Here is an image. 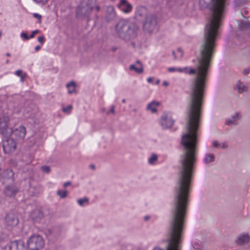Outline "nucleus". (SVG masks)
I'll list each match as a JSON object with an SVG mask.
<instances>
[{
	"mask_svg": "<svg viewBox=\"0 0 250 250\" xmlns=\"http://www.w3.org/2000/svg\"><path fill=\"white\" fill-rule=\"evenodd\" d=\"M215 52L214 48H201L196 70L185 67L177 69L179 72L192 75L196 72L190 85V100L187 110V132L182 136L183 153L181 165L194 167L196 163L197 130L199 127L204 90L208 70Z\"/></svg>",
	"mask_w": 250,
	"mask_h": 250,
	"instance_id": "1",
	"label": "nucleus"
},
{
	"mask_svg": "<svg viewBox=\"0 0 250 250\" xmlns=\"http://www.w3.org/2000/svg\"><path fill=\"white\" fill-rule=\"evenodd\" d=\"M194 167L181 165L171 213L167 250H181L184 224L188 211L189 193ZM153 250H163L155 247Z\"/></svg>",
	"mask_w": 250,
	"mask_h": 250,
	"instance_id": "2",
	"label": "nucleus"
},
{
	"mask_svg": "<svg viewBox=\"0 0 250 250\" xmlns=\"http://www.w3.org/2000/svg\"><path fill=\"white\" fill-rule=\"evenodd\" d=\"M138 30L139 27L136 23L125 20H120L115 27L116 35L126 41L136 38Z\"/></svg>",
	"mask_w": 250,
	"mask_h": 250,
	"instance_id": "3",
	"label": "nucleus"
},
{
	"mask_svg": "<svg viewBox=\"0 0 250 250\" xmlns=\"http://www.w3.org/2000/svg\"><path fill=\"white\" fill-rule=\"evenodd\" d=\"M8 119L5 117L0 118V131L5 136H9L16 141H22L25 136L26 130L24 126L21 125L18 127L13 129L7 127Z\"/></svg>",
	"mask_w": 250,
	"mask_h": 250,
	"instance_id": "4",
	"label": "nucleus"
},
{
	"mask_svg": "<svg viewBox=\"0 0 250 250\" xmlns=\"http://www.w3.org/2000/svg\"><path fill=\"white\" fill-rule=\"evenodd\" d=\"M95 0H83L77 7L76 14L79 19H86L89 21L90 16L94 9Z\"/></svg>",
	"mask_w": 250,
	"mask_h": 250,
	"instance_id": "5",
	"label": "nucleus"
},
{
	"mask_svg": "<svg viewBox=\"0 0 250 250\" xmlns=\"http://www.w3.org/2000/svg\"><path fill=\"white\" fill-rule=\"evenodd\" d=\"M27 245L31 250H40L43 248L44 242L41 235L34 234L28 239Z\"/></svg>",
	"mask_w": 250,
	"mask_h": 250,
	"instance_id": "6",
	"label": "nucleus"
},
{
	"mask_svg": "<svg viewBox=\"0 0 250 250\" xmlns=\"http://www.w3.org/2000/svg\"><path fill=\"white\" fill-rule=\"evenodd\" d=\"M2 148L5 153L11 154L14 153L17 148V143L13 138H9L3 141Z\"/></svg>",
	"mask_w": 250,
	"mask_h": 250,
	"instance_id": "7",
	"label": "nucleus"
},
{
	"mask_svg": "<svg viewBox=\"0 0 250 250\" xmlns=\"http://www.w3.org/2000/svg\"><path fill=\"white\" fill-rule=\"evenodd\" d=\"M157 17L154 15L148 16L144 24V30L148 33H151L156 28Z\"/></svg>",
	"mask_w": 250,
	"mask_h": 250,
	"instance_id": "8",
	"label": "nucleus"
},
{
	"mask_svg": "<svg viewBox=\"0 0 250 250\" xmlns=\"http://www.w3.org/2000/svg\"><path fill=\"white\" fill-rule=\"evenodd\" d=\"M160 124L164 128H167L172 126L174 120L171 115L169 113H164L161 117Z\"/></svg>",
	"mask_w": 250,
	"mask_h": 250,
	"instance_id": "9",
	"label": "nucleus"
},
{
	"mask_svg": "<svg viewBox=\"0 0 250 250\" xmlns=\"http://www.w3.org/2000/svg\"><path fill=\"white\" fill-rule=\"evenodd\" d=\"M18 192V189L14 184L6 186L4 190V194L9 197L14 196Z\"/></svg>",
	"mask_w": 250,
	"mask_h": 250,
	"instance_id": "10",
	"label": "nucleus"
},
{
	"mask_svg": "<svg viewBox=\"0 0 250 250\" xmlns=\"http://www.w3.org/2000/svg\"><path fill=\"white\" fill-rule=\"evenodd\" d=\"M250 240V235L248 233H243L240 234L236 240V243L238 245H245L248 244Z\"/></svg>",
	"mask_w": 250,
	"mask_h": 250,
	"instance_id": "11",
	"label": "nucleus"
},
{
	"mask_svg": "<svg viewBox=\"0 0 250 250\" xmlns=\"http://www.w3.org/2000/svg\"><path fill=\"white\" fill-rule=\"evenodd\" d=\"M9 250H25L24 243L21 240L12 242L9 246Z\"/></svg>",
	"mask_w": 250,
	"mask_h": 250,
	"instance_id": "12",
	"label": "nucleus"
},
{
	"mask_svg": "<svg viewBox=\"0 0 250 250\" xmlns=\"http://www.w3.org/2000/svg\"><path fill=\"white\" fill-rule=\"evenodd\" d=\"M119 7L121 11L124 13H129L132 9L131 4L129 3L125 0H121L120 3L119 4Z\"/></svg>",
	"mask_w": 250,
	"mask_h": 250,
	"instance_id": "13",
	"label": "nucleus"
},
{
	"mask_svg": "<svg viewBox=\"0 0 250 250\" xmlns=\"http://www.w3.org/2000/svg\"><path fill=\"white\" fill-rule=\"evenodd\" d=\"M6 222L7 225L14 227L18 225V219L15 215L9 213L6 217Z\"/></svg>",
	"mask_w": 250,
	"mask_h": 250,
	"instance_id": "14",
	"label": "nucleus"
},
{
	"mask_svg": "<svg viewBox=\"0 0 250 250\" xmlns=\"http://www.w3.org/2000/svg\"><path fill=\"white\" fill-rule=\"evenodd\" d=\"M240 113L239 112H235L232 114L231 118L227 120L226 124L228 125H237L238 121L239 119Z\"/></svg>",
	"mask_w": 250,
	"mask_h": 250,
	"instance_id": "15",
	"label": "nucleus"
},
{
	"mask_svg": "<svg viewBox=\"0 0 250 250\" xmlns=\"http://www.w3.org/2000/svg\"><path fill=\"white\" fill-rule=\"evenodd\" d=\"M129 69L138 74L142 73L144 71L143 64L139 61H137L135 63L131 64L129 67Z\"/></svg>",
	"mask_w": 250,
	"mask_h": 250,
	"instance_id": "16",
	"label": "nucleus"
},
{
	"mask_svg": "<svg viewBox=\"0 0 250 250\" xmlns=\"http://www.w3.org/2000/svg\"><path fill=\"white\" fill-rule=\"evenodd\" d=\"M106 17L107 20H111L114 18L116 16L114 8L112 6H107L106 8Z\"/></svg>",
	"mask_w": 250,
	"mask_h": 250,
	"instance_id": "17",
	"label": "nucleus"
},
{
	"mask_svg": "<svg viewBox=\"0 0 250 250\" xmlns=\"http://www.w3.org/2000/svg\"><path fill=\"white\" fill-rule=\"evenodd\" d=\"M236 87L239 93L247 91L248 90V86L244 83L240 81L237 83Z\"/></svg>",
	"mask_w": 250,
	"mask_h": 250,
	"instance_id": "18",
	"label": "nucleus"
},
{
	"mask_svg": "<svg viewBox=\"0 0 250 250\" xmlns=\"http://www.w3.org/2000/svg\"><path fill=\"white\" fill-rule=\"evenodd\" d=\"M159 104L160 103L158 102L152 101L147 104L146 109L153 113H156L157 110V108Z\"/></svg>",
	"mask_w": 250,
	"mask_h": 250,
	"instance_id": "19",
	"label": "nucleus"
},
{
	"mask_svg": "<svg viewBox=\"0 0 250 250\" xmlns=\"http://www.w3.org/2000/svg\"><path fill=\"white\" fill-rule=\"evenodd\" d=\"M172 53L174 59H180L183 57L184 52L181 48H175L172 51Z\"/></svg>",
	"mask_w": 250,
	"mask_h": 250,
	"instance_id": "20",
	"label": "nucleus"
},
{
	"mask_svg": "<svg viewBox=\"0 0 250 250\" xmlns=\"http://www.w3.org/2000/svg\"><path fill=\"white\" fill-rule=\"evenodd\" d=\"M66 87L68 89V93L69 94L73 93H76V84L75 82L72 81L68 83L66 85Z\"/></svg>",
	"mask_w": 250,
	"mask_h": 250,
	"instance_id": "21",
	"label": "nucleus"
},
{
	"mask_svg": "<svg viewBox=\"0 0 250 250\" xmlns=\"http://www.w3.org/2000/svg\"><path fill=\"white\" fill-rule=\"evenodd\" d=\"M215 161V157L213 154H207L204 158V163L206 164H208L210 163H212Z\"/></svg>",
	"mask_w": 250,
	"mask_h": 250,
	"instance_id": "22",
	"label": "nucleus"
},
{
	"mask_svg": "<svg viewBox=\"0 0 250 250\" xmlns=\"http://www.w3.org/2000/svg\"><path fill=\"white\" fill-rule=\"evenodd\" d=\"M212 145L214 147L216 148H221L226 149L228 147V145L225 143H219L217 141H214L212 143Z\"/></svg>",
	"mask_w": 250,
	"mask_h": 250,
	"instance_id": "23",
	"label": "nucleus"
},
{
	"mask_svg": "<svg viewBox=\"0 0 250 250\" xmlns=\"http://www.w3.org/2000/svg\"><path fill=\"white\" fill-rule=\"evenodd\" d=\"M239 26L241 29H246L250 27V23L247 20L242 21L239 24Z\"/></svg>",
	"mask_w": 250,
	"mask_h": 250,
	"instance_id": "24",
	"label": "nucleus"
},
{
	"mask_svg": "<svg viewBox=\"0 0 250 250\" xmlns=\"http://www.w3.org/2000/svg\"><path fill=\"white\" fill-rule=\"evenodd\" d=\"M73 109V106L72 104H69L66 106L64 105H62V111L63 112L69 114L71 113L72 109Z\"/></svg>",
	"mask_w": 250,
	"mask_h": 250,
	"instance_id": "25",
	"label": "nucleus"
},
{
	"mask_svg": "<svg viewBox=\"0 0 250 250\" xmlns=\"http://www.w3.org/2000/svg\"><path fill=\"white\" fill-rule=\"evenodd\" d=\"M78 203L80 206H83L85 205L88 204L89 199L87 197L80 198L78 200Z\"/></svg>",
	"mask_w": 250,
	"mask_h": 250,
	"instance_id": "26",
	"label": "nucleus"
},
{
	"mask_svg": "<svg viewBox=\"0 0 250 250\" xmlns=\"http://www.w3.org/2000/svg\"><path fill=\"white\" fill-rule=\"evenodd\" d=\"M57 194L61 198H65L67 197L68 194V192L67 190H58L56 192Z\"/></svg>",
	"mask_w": 250,
	"mask_h": 250,
	"instance_id": "27",
	"label": "nucleus"
},
{
	"mask_svg": "<svg viewBox=\"0 0 250 250\" xmlns=\"http://www.w3.org/2000/svg\"><path fill=\"white\" fill-rule=\"evenodd\" d=\"M4 176H7L8 178H12L14 176V173L11 169H7L3 172Z\"/></svg>",
	"mask_w": 250,
	"mask_h": 250,
	"instance_id": "28",
	"label": "nucleus"
},
{
	"mask_svg": "<svg viewBox=\"0 0 250 250\" xmlns=\"http://www.w3.org/2000/svg\"><path fill=\"white\" fill-rule=\"evenodd\" d=\"M157 156L155 154H153L151 155L150 157L148 159V163L149 164H154L157 160Z\"/></svg>",
	"mask_w": 250,
	"mask_h": 250,
	"instance_id": "29",
	"label": "nucleus"
},
{
	"mask_svg": "<svg viewBox=\"0 0 250 250\" xmlns=\"http://www.w3.org/2000/svg\"><path fill=\"white\" fill-rule=\"evenodd\" d=\"M247 0H235V4L237 6H240L246 3Z\"/></svg>",
	"mask_w": 250,
	"mask_h": 250,
	"instance_id": "30",
	"label": "nucleus"
},
{
	"mask_svg": "<svg viewBox=\"0 0 250 250\" xmlns=\"http://www.w3.org/2000/svg\"><path fill=\"white\" fill-rule=\"evenodd\" d=\"M41 169L42 172L46 173H48L50 171V167L48 166H47L42 167Z\"/></svg>",
	"mask_w": 250,
	"mask_h": 250,
	"instance_id": "31",
	"label": "nucleus"
},
{
	"mask_svg": "<svg viewBox=\"0 0 250 250\" xmlns=\"http://www.w3.org/2000/svg\"><path fill=\"white\" fill-rule=\"evenodd\" d=\"M146 12V9L144 7H141L138 9L137 14L139 15L140 16H142L144 13Z\"/></svg>",
	"mask_w": 250,
	"mask_h": 250,
	"instance_id": "32",
	"label": "nucleus"
},
{
	"mask_svg": "<svg viewBox=\"0 0 250 250\" xmlns=\"http://www.w3.org/2000/svg\"><path fill=\"white\" fill-rule=\"evenodd\" d=\"M242 73L245 76H247L250 74V66L244 69Z\"/></svg>",
	"mask_w": 250,
	"mask_h": 250,
	"instance_id": "33",
	"label": "nucleus"
},
{
	"mask_svg": "<svg viewBox=\"0 0 250 250\" xmlns=\"http://www.w3.org/2000/svg\"><path fill=\"white\" fill-rule=\"evenodd\" d=\"M33 17L35 18L38 19V22L39 23H41L42 16L41 15H39V14H37V13H34Z\"/></svg>",
	"mask_w": 250,
	"mask_h": 250,
	"instance_id": "34",
	"label": "nucleus"
},
{
	"mask_svg": "<svg viewBox=\"0 0 250 250\" xmlns=\"http://www.w3.org/2000/svg\"><path fill=\"white\" fill-rule=\"evenodd\" d=\"M21 37L22 39H24V40H27L29 39H30V36L29 37L27 33L25 32H22L21 34Z\"/></svg>",
	"mask_w": 250,
	"mask_h": 250,
	"instance_id": "35",
	"label": "nucleus"
},
{
	"mask_svg": "<svg viewBox=\"0 0 250 250\" xmlns=\"http://www.w3.org/2000/svg\"><path fill=\"white\" fill-rule=\"evenodd\" d=\"M24 74H25V73H24L21 70H20V69L18 70L15 72V74L17 76L20 77Z\"/></svg>",
	"mask_w": 250,
	"mask_h": 250,
	"instance_id": "36",
	"label": "nucleus"
},
{
	"mask_svg": "<svg viewBox=\"0 0 250 250\" xmlns=\"http://www.w3.org/2000/svg\"><path fill=\"white\" fill-rule=\"evenodd\" d=\"M110 113H112L113 114H115V106L112 105L110 107V109L109 111H107L106 114H109Z\"/></svg>",
	"mask_w": 250,
	"mask_h": 250,
	"instance_id": "37",
	"label": "nucleus"
},
{
	"mask_svg": "<svg viewBox=\"0 0 250 250\" xmlns=\"http://www.w3.org/2000/svg\"><path fill=\"white\" fill-rule=\"evenodd\" d=\"M37 3H42L43 4H45L48 0H33Z\"/></svg>",
	"mask_w": 250,
	"mask_h": 250,
	"instance_id": "38",
	"label": "nucleus"
},
{
	"mask_svg": "<svg viewBox=\"0 0 250 250\" xmlns=\"http://www.w3.org/2000/svg\"><path fill=\"white\" fill-rule=\"evenodd\" d=\"M38 41L42 44L44 42V40H45L43 36L39 37L38 38Z\"/></svg>",
	"mask_w": 250,
	"mask_h": 250,
	"instance_id": "39",
	"label": "nucleus"
},
{
	"mask_svg": "<svg viewBox=\"0 0 250 250\" xmlns=\"http://www.w3.org/2000/svg\"><path fill=\"white\" fill-rule=\"evenodd\" d=\"M34 213L38 214L39 218H42V213L39 210H35Z\"/></svg>",
	"mask_w": 250,
	"mask_h": 250,
	"instance_id": "40",
	"label": "nucleus"
},
{
	"mask_svg": "<svg viewBox=\"0 0 250 250\" xmlns=\"http://www.w3.org/2000/svg\"><path fill=\"white\" fill-rule=\"evenodd\" d=\"M179 68H175V67H169L168 68V70L169 72H174V71H177V69Z\"/></svg>",
	"mask_w": 250,
	"mask_h": 250,
	"instance_id": "41",
	"label": "nucleus"
},
{
	"mask_svg": "<svg viewBox=\"0 0 250 250\" xmlns=\"http://www.w3.org/2000/svg\"><path fill=\"white\" fill-rule=\"evenodd\" d=\"M38 32H39V31H38V30H37L33 31L32 32L31 34L30 35V38H33V37H34V36H35L36 34H37V33H38Z\"/></svg>",
	"mask_w": 250,
	"mask_h": 250,
	"instance_id": "42",
	"label": "nucleus"
},
{
	"mask_svg": "<svg viewBox=\"0 0 250 250\" xmlns=\"http://www.w3.org/2000/svg\"><path fill=\"white\" fill-rule=\"evenodd\" d=\"M27 76V75L26 74H23V75H22L20 77L21 78V81L23 83L24 82V79Z\"/></svg>",
	"mask_w": 250,
	"mask_h": 250,
	"instance_id": "43",
	"label": "nucleus"
},
{
	"mask_svg": "<svg viewBox=\"0 0 250 250\" xmlns=\"http://www.w3.org/2000/svg\"><path fill=\"white\" fill-rule=\"evenodd\" d=\"M71 183L70 182H66L64 183L63 185L64 188H66L67 186L71 185Z\"/></svg>",
	"mask_w": 250,
	"mask_h": 250,
	"instance_id": "44",
	"label": "nucleus"
},
{
	"mask_svg": "<svg viewBox=\"0 0 250 250\" xmlns=\"http://www.w3.org/2000/svg\"><path fill=\"white\" fill-rule=\"evenodd\" d=\"M95 8L97 11H99L100 10V7L99 5L97 4L95 2V6L94 7V9Z\"/></svg>",
	"mask_w": 250,
	"mask_h": 250,
	"instance_id": "45",
	"label": "nucleus"
},
{
	"mask_svg": "<svg viewBox=\"0 0 250 250\" xmlns=\"http://www.w3.org/2000/svg\"><path fill=\"white\" fill-rule=\"evenodd\" d=\"M153 79L151 77H149L147 79V81L149 83H151L152 82Z\"/></svg>",
	"mask_w": 250,
	"mask_h": 250,
	"instance_id": "46",
	"label": "nucleus"
},
{
	"mask_svg": "<svg viewBox=\"0 0 250 250\" xmlns=\"http://www.w3.org/2000/svg\"><path fill=\"white\" fill-rule=\"evenodd\" d=\"M163 85L165 86H167L168 85V83L166 81H164L163 82Z\"/></svg>",
	"mask_w": 250,
	"mask_h": 250,
	"instance_id": "47",
	"label": "nucleus"
},
{
	"mask_svg": "<svg viewBox=\"0 0 250 250\" xmlns=\"http://www.w3.org/2000/svg\"><path fill=\"white\" fill-rule=\"evenodd\" d=\"M160 80H157L156 81V82H155L156 84H159V83H160Z\"/></svg>",
	"mask_w": 250,
	"mask_h": 250,
	"instance_id": "48",
	"label": "nucleus"
},
{
	"mask_svg": "<svg viewBox=\"0 0 250 250\" xmlns=\"http://www.w3.org/2000/svg\"><path fill=\"white\" fill-rule=\"evenodd\" d=\"M90 167H91V168H92L93 169H95V166H94V165H91V166H90Z\"/></svg>",
	"mask_w": 250,
	"mask_h": 250,
	"instance_id": "49",
	"label": "nucleus"
},
{
	"mask_svg": "<svg viewBox=\"0 0 250 250\" xmlns=\"http://www.w3.org/2000/svg\"><path fill=\"white\" fill-rule=\"evenodd\" d=\"M148 218H149V217H148V216H146V217H145V220H148Z\"/></svg>",
	"mask_w": 250,
	"mask_h": 250,
	"instance_id": "50",
	"label": "nucleus"
},
{
	"mask_svg": "<svg viewBox=\"0 0 250 250\" xmlns=\"http://www.w3.org/2000/svg\"><path fill=\"white\" fill-rule=\"evenodd\" d=\"M40 48H35V51L37 52L38 51Z\"/></svg>",
	"mask_w": 250,
	"mask_h": 250,
	"instance_id": "51",
	"label": "nucleus"
},
{
	"mask_svg": "<svg viewBox=\"0 0 250 250\" xmlns=\"http://www.w3.org/2000/svg\"><path fill=\"white\" fill-rule=\"evenodd\" d=\"M125 102H126L125 99H124L122 100V102L123 103H125Z\"/></svg>",
	"mask_w": 250,
	"mask_h": 250,
	"instance_id": "52",
	"label": "nucleus"
},
{
	"mask_svg": "<svg viewBox=\"0 0 250 250\" xmlns=\"http://www.w3.org/2000/svg\"><path fill=\"white\" fill-rule=\"evenodd\" d=\"M102 110V111H103V112H104V111H105V108H103Z\"/></svg>",
	"mask_w": 250,
	"mask_h": 250,
	"instance_id": "53",
	"label": "nucleus"
},
{
	"mask_svg": "<svg viewBox=\"0 0 250 250\" xmlns=\"http://www.w3.org/2000/svg\"><path fill=\"white\" fill-rule=\"evenodd\" d=\"M6 55H7V56H10V54H9V53H7V54H6Z\"/></svg>",
	"mask_w": 250,
	"mask_h": 250,
	"instance_id": "54",
	"label": "nucleus"
},
{
	"mask_svg": "<svg viewBox=\"0 0 250 250\" xmlns=\"http://www.w3.org/2000/svg\"><path fill=\"white\" fill-rule=\"evenodd\" d=\"M6 62L8 63V60H7L6 61Z\"/></svg>",
	"mask_w": 250,
	"mask_h": 250,
	"instance_id": "55",
	"label": "nucleus"
},
{
	"mask_svg": "<svg viewBox=\"0 0 250 250\" xmlns=\"http://www.w3.org/2000/svg\"><path fill=\"white\" fill-rule=\"evenodd\" d=\"M134 112H136V109H134Z\"/></svg>",
	"mask_w": 250,
	"mask_h": 250,
	"instance_id": "56",
	"label": "nucleus"
}]
</instances>
